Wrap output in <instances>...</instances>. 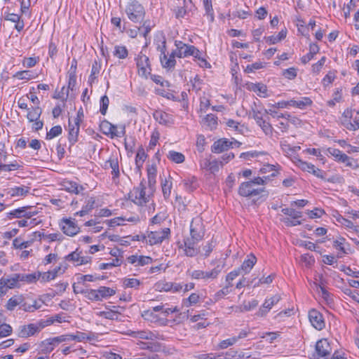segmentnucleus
Masks as SVG:
<instances>
[{
    "instance_id": "2f4dec72",
    "label": "nucleus",
    "mask_w": 359,
    "mask_h": 359,
    "mask_svg": "<svg viewBox=\"0 0 359 359\" xmlns=\"http://www.w3.org/2000/svg\"><path fill=\"white\" fill-rule=\"evenodd\" d=\"M5 20L11 21L15 23V28L20 32L24 28L23 20H20V16L15 13H8L5 16Z\"/></svg>"
},
{
    "instance_id": "412c9836",
    "label": "nucleus",
    "mask_w": 359,
    "mask_h": 359,
    "mask_svg": "<svg viewBox=\"0 0 359 359\" xmlns=\"http://www.w3.org/2000/svg\"><path fill=\"white\" fill-rule=\"evenodd\" d=\"M232 144L233 142H230L227 139H219L212 144V151L217 154L222 153L230 148L232 146Z\"/></svg>"
},
{
    "instance_id": "6e6d98bb",
    "label": "nucleus",
    "mask_w": 359,
    "mask_h": 359,
    "mask_svg": "<svg viewBox=\"0 0 359 359\" xmlns=\"http://www.w3.org/2000/svg\"><path fill=\"white\" fill-rule=\"evenodd\" d=\"M184 184L186 189L190 191H194L198 187L197 179L195 177H191V178L184 180Z\"/></svg>"
},
{
    "instance_id": "a19ab883",
    "label": "nucleus",
    "mask_w": 359,
    "mask_h": 359,
    "mask_svg": "<svg viewBox=\"0 0 359 359\" xmlns=\"http://www.w3.org/2000/svg\"><path fill=\"white\" fill-rule=\"evenodd\" d=\"M101 69V64L97 60H95L92 65L91 74L89 76L88 81L91 83L97 78Z\"/></svg>"
},
{
    "instance_id": "8fccbe9b",
    "label": "nucleus",
    "mask_w": 359,
    "mask_h": 359,
    "mask_svg": "<svg viewBox=\"0 0 359 359\" xmlns=\"http://www.w3.org/2000/svg\"><path fill=\"white\" fill-rule=\"evenodd\" d=\"M67 285H68L67 283H58L56 285L55 290H51V292L46 293V297H53L56 294L62 293V292H64L66 290Z\"/></svg>"
},
{
    "instance_id": "e2e57ef3",
    "label": "nucleus",
    "mask_w": 359,
    "mask_h": 359,
    "mask_svg": "<svg viewBox=\"0 0 359 359\" xmlns=\"http://www.w3.org/2000/svg\"><path fill=\"white\" fill-rule=\"evenodd\" d=\"M210 102L209 98H208L205 95L200 97V112L205 113L208 109L210 107Z\"/></svg>"
},
{
    "instance_id": "473e14b6",
    "label": "nucleus",
    "mask_w": 359,
    "mask_h": 359,
    "mask_svg": "<svg viewBox=\"0 0 359 359\" xmlns=\"http://www.w3.org/2000/svg\"><path fill=\"white\" fill-rule=\"evenodd\" d=\"M62 187L67 191L76 194H78L83 189L82 186H79L76 182L72 181H65L62 184Z\"/></svg>"
},
{
    "instance_id": "f3484780",
    "label": "nucleus",
    "mask_w": 359,
    "mask_h": 359,
    "mask_svg": "<svg viewBox=\"0 0 359 359\" xmlns=\"http://www.w3.org/2000/svg\"><path fill=\"white\" fill-rule=\"evenodd\" d=\"M329 154L334 157V160L346 164V166L352 167L353 164L351 158L346 154L342 153L339 149L330 147L327 149Z\"/></svg>"
},
{
    "instance_id": "bf43d9fd",
    "label": "nucleus",
    "mask_w": 359,
    "mask_h": 359,
    "mask_svg": "<svg viewBox=\"0 0 359 359\" xmlns=\"http://www.w3.org/2000/svg\"><path fill=\"white\" fill-rule=\"evenodd\" d=\"M22 302V299L20 297H13L8 299L6 304V309L9 311H13L18 305Z\"/></svg>"
},
{
    "instance_id": "37998d69",
    "label": "nucleus",
    "mask_w": 359,
    "mask_h": 359,
    "mask_svg": "<svg viewBox=\"0 0 359 359\" xmlns=\"http://www.w3.org/2000/svg\"><path fill=\"white\" fill-rule=\"evenodd\" d=\"M200 297L196 293H192L188 298L182 300V305L185 307H189L196 304L199 301Z\"/></svg>"
},
{
    "instance_id": "e433bc0d",
    "label": "nucleus",
    "mask_w": 359,
    "mask_h": 359,
    "mask_svg": "<svg viewBox=\"0 0 359 359\" xmlns=\"http://www.w3.org/2000/svg\"><path fill=\"white\" fill-rule=\"evenodd\" d=\"M97 291V295L99 296V301H101L103 298L111 297L116 293L114 290L104 286L100 287Z\"/></svg>"
},
{
    "instance_id": "9b49d317",
    "label": "nucleus",
    "mask_w": 359,
    "mask_h": 359,
    "mask_svg": "<svg viewBox=\"0 0 359 359\" xmlns=\"http://www.w3.org/2000/svg\"><path fill=\"white\" fill-rule=\"evenodd\" d=\"M157 50L161 53L160 60L163 67L168 69L174 68L176 64V60L175 59H173V57H168V55L165 53L167 50L165 39L162 41L161 45H158L157 46Z\"/></svg>"
},
{
    "instance_id": "a211bd4d",
    "label": "nucleus",
    "mask_w": 359,
    "mask_h": 359,
    "mask_svg": "<svg viewBox=\"0 0 359 359\" xmlns=\"http://www.w3.org/2000/svg\"><path fill=\"white\" fill-rule=\"evenodd\" d=\"M153 117L161 125L168 126L174 123V119L172 115L162 110H156L153 114Z\"/></svg>"
},
{
    "instance_id": "58836bf2",
    "label": "nucleus",
    "mask_w": 359,
    "mask_h": 359,
    "mask_svg": "<svg viewBox=\"0 0 359 359\" xmlns=\"http://www.w3.org/2000/svg\"><path fill=\"white\" fill-rule=\"evenodd\" d=\"M69 79H68V87L65 90V100L67 99L69 95V90H74L76 84V75L74 74V71L69 72Z\"/></svg>"
},
{
    "instance_id": "338daca9",
    "label": "nucleus",
    "mask_w": 359,
    "mask_h": 359,
    "mask_svg": "<svg viewBox=\"0 0 359 359\" xmlns=\"http://www.w3.org/2000/svg\"><path fill=\"white\" fill-rule=\"evenodd\" d=\"M345 238H339L338 239L335 240L333 242V247L337 250H339L343 254H346V252L344 248V243H345Z\"/></svg>"
},
{
    "instance_id": "423d86ee",
    "label": "nucleus",
    "mask_w": 359,
    "mask_h": 359,
    "mask_svg": "<svg viewBox=\"0 0 359 359\" xmlns=\"http://www.w3.org/2000/svg\"><path fill=\"white\" fill-rule=\"evenodd\" d=\"M205 226L201 217L194 218L190 224V237L196 241H201L205 236Z\"/></svg>"
},
{
    "instance_id": "6ab92c4d",
    "label": "nucleus",
    "mask_w": 359,
    "mask_h": 359,
    "mask_svg": "<svg viewBox=\"0 0 359 359\" xmlns=\"http://www.w3.org/2000/svg\"><path fill=\"white\" fill-rule=\"evenodd\" d=\"M281 297L279 294H275L269 299H266L261 308L257 312V315L260 316H264L273 305L279 302Z\"/></svg>"
},
{
    "instance_id": "c03bdc74",
    "label": "nucleus",
    "mask_w": 359,
    "mask_h": 359,
    "mask_svg": "<svg viewBox=\"0 0 359 359\" xmlns=\"http://www.w3.org/2000/svg\"><path fill=\"white\" fill-rule=\"evenodd\" d=\"M123 284L124 287L126 288H135L138 289L139 286L140 285L141 283L140 280L137 278H124L123 280Z\"/></svg>"
},
{
    "instance_id": "c85d7f7f",
    "label": "nucleus",
    "mask_w": 359,
    "mask_h": 359,
    "mask_svg": "<svg viewBox=\"0 0 359 359\" xmlns=\"http://www.w3.org/2000/svg\"><path fill=\"white\" fill-rule=\"evenodd\" d=\"M65 341H67L65 335L46 339V352L52 351L55 346Z\"/></svg>"
},
{
    "instance_id": "c756f323",
    "label": "nucleus",
    "mask_w": 359,
    "mask_h": 359,
    "mask_svg": "<svg viewBox=\"0 0 359 359\" xmlns=\"http://www.w3.org/2000/svg\"><path fill=\"white\" fill-rule=\"evenodd\" d=\"M319 50L320 48L316 43H311L309 45V52L301 58L302 62L303 64H306L309 62L319 52Z\"/></svg>"
},
{
    "instance_id": "603ef678",
    "label": "nucleus",
    "mask_w": 359,
    "mask_h": 359,
    "mask_svg": "<svg viewBox=\"0 0 359 359\" xmlns=\"http://www.w3.org/2000/svg\"><path fill=\"white\" fill-rule=\"evenodd\" d=\"M122 264V260L119 258H115L112 260V262L109 263H102L100 264L99 268L101 270L108 269L109 268H112L114 266H119Z\"/></svg>"
},
{
    "instance_id": "4468645a",
    "label": "nucleus",
    "mask_w": 359,
    "mask_h": 359,
    "mask_svg": "<svg viewBox=\"0 0 359 359\" xmlns=\"http://www.w3.org/2000/svg\"><path fill=\"white\" fill-rule=\"evenodd\" d=\"M309 319L312 326L317 330H322L325 327L323 316L316 309H311L309 312Z\"/></svg>"
},
{
    "instance_id": "f03ea898",
    "label": "nucleus",
    "mask_w": 359,
    "mask_h": 359,
    "mask_svg": "<svg viewBox=\"0 0 359 359\" xmlns=\"http://www.w3.org/2000/svg\"><path fill=\"white\" fill-rule=\"evenodd\" d=\"M175 46L177 47V57H185L191 55L201 62L200 66L203 67L204 65H207L208 62L201 57V53L200 50L195 46L186 44L180 41H175Z\"/></svg>"
},
{
    "instance_id": "ddd939ff",
    "label": "nucleus",
    "mask_w": 359,
    "mask_h": 359,
    "mask_svg": "<svg viewBox=\"0 0 359 359\" xmlns=\"http://www.w3.org/2000/svg\"><path fill=\"white\" fill-rule=\"evenodd\" d=\"M28 114L27 115V119L29 122H33L32 129L37 131L43 128V122L39 121L42 113V109L39 107H32L28 109Z\"/></svg>"
},
{
    "instance_id": "09e8293b",
    "label": "nucleus",
    "mask_w": 359,
    "mask_h": 359,
    "mask_svg": "<svg viewBox=\"0 0 359 359\" xmlns=\"http://www.w3.org/2000/svg\"><path fill=\"white\" fill-rule=\"evenodd\" d=\"M128 50L126 46H116L114 55L120 59H125L128 56Z\"/></svg>"
},
{
    "instance_id": "cd10ccee",
    "label": "nucleus",
    "mask_w": 359,
    "mask_h": 359,
    "mask_svg": "<svg viewBox=\"0 0 359 359\" xmlns=\"http://www.w3.org/2000/svg\"><path fill=\"white\" fill-rule=\"evenodd\" d=\"M201 123L208 129L212 130L217 128V117L212 114H207L203 118Z\"/></svg>"
},
{
    "instance_id": "f704fd0d",
    "label": "nucleus",
    "mask_w": 359,
    "mask_h": 359,
    "mask_svg": "<svg viewBox=\"0 0 359 359\" xmlns=\"http://www.w3.org/2000/svg\"><path fill=\"white\" fill-rule=\"evenodd\" d=\"M79 126H73L69 120V141L73 144L78 140Z\"/></svg>"
},
{
    "instance_id": "de8ad7c7",
    "label": "nucleus",
    "mask_w": 359,
    "mask_h": 359,
    "mask_svg": "<svg viewBox=\"0 0 359 359\" xmlns=\"http://www.w3.org/2000/svg\"><path fill=\"white\" fill-rule=\"evenodd\" d=\"M156 290L158 291H165L168 292L172 290V283L166 282L165 280H161L158 282L156 285Z\"/></svg>"
},
{
    "instance_id": "4be33fe9",
    "label": "nucleus",
    "mask_w": 359,
    "mask_h": 359,
    "mask_svg": "<svg viewBox=\"0 0 359 359\" xmlns=\"http://www.w3.org/2000/svg\"><path fill=\"white\" fill-rule=\"evenodd\" d=\"M62 230L66 235L73 236L79 232V228L70 219H63Z\"/></svg>"
},
{
    "instance_id": "5701e85b",
    "label": "nucleus",
    "mask_w": 359,
    "mask_h": 359,
    "mask_svg": "<svg viewBox=\"0 0 359 359\" xmlns=\"http://www.w3.org/2000/svg\"><path fill=\"white\" fill-rule=\"evenodd\" d=\"M312 103V100L308 97H301V99L298 100L292 99L287 101L288 106L297 107L301 109H304L307 107L311 106Z\"/></svg>"
},
{
    "instance_id": "20e7f679",
    "label": "nucleus",
    "mask_w": 359,
    "mask_h": 359,
    "mask_svg": "<svg viewBox=\"0 0 359 359\" xmlns=\"http://www.w3.org/2000/svg\"><path fill=\"white\" fill-rule=\"evenodd\" d=\"M126 13L129 20L133 22H141L146 14L142 5L136 0H132L128 4Z\"/></svg>"
},
{
    "instance_id": "864d4df0",
    "label": "nucleus",
    "mask_w": 359,
    "mask_h": 359,
    "mask_svg": "<svg viewBox=\"0 0 359 359\" xmlns=\"http://www.w3.org/2000/svg\"><path fill=\"white\" fill-rule=\"evenodd\" d=\"M297 165L303 171H306L309 172H312V170L314 169V165L312 163L304 161L301 159H297L296 161Z\"/></svg>"
},
{
    "instance_id": "5fc2aeb1",
    "label": "nucleus",
    "mask_w": 359,
    "mask_h": 359,
    "mask_svg": "<svg viewBox=\"0 0 359 359\" xmlns=\"http://www.w3.org/2000/svg\"><path fill=\"white\" fill-rule=\"evenodd\" d=\"M342 98V89H337L333 93V98L327 101V105L330 107H334L337 102H339Z\"/></svg>"
},
{
    "instance_id": "0e129e2a",
    "label": "nucleus",
    "mask_w": 359,
    "mask_h": 359,
    "mask_svg": "<svg viewBox=\"0 0 359 359\" xmlns=\"http://www.w3.org/2000/svg\"><path fill=\"white\" fill-rule=\"evenodd\" d=\"M326 57L323 56L321 57V59L318 61L316 63L313 64L312 65V72L313 74H318L321 71L323 65H325L326 62Z\"/></svg>"
},
{
    "instance_id": "2eb2a0df",
    "label": "nucleus",
    "mask_w": 359,
    "mask_h": 359,
    "mask_svg": "<svg viewBox=\"0 0 359 359\" xmlns=\"http://www.w3.org/2000/svg\"><path fill=\"white\" fill-rule=\"evenodd\" d=\"M198 242L191 237H188L184 240V252L187 257H192L199 253L200 249L197 246Z\"/></svg>"
},
{
    "instance_id": "4d7b16f0",
    "label": "nucleus",
    "mask_w": 359,
    "mask_h": 359,
    "mask_svg": "<svg viewBox=\"0 0 359 359\" xmlns=\"http://www.w3.org/2000/svg\"><path fill=\"white\" fill-rule=\"evenodd\" d=\"M162 191L165 198H168L170 196L171 189H172V182L165 180L164 182H162Z\"/></svg>"
},
{
    "instance_id": "a18cd8bd",
    "label": "nucleus",
    "mask_w": 359,
    "mask_h": 359,
    "mask_svg": "<svg viewBox=\"0 0 359 359\" xmlns=\"http://www.w3.org/2000/svg\"><path fill=\"white\" fill-rule=\"evenodd\" d=\"M146 154L143 148H140L135 156V163L138 168L141 167L147 158Z\"/></svg>"
},
{
    "instance_id": "7c9ffc66",
    "label": "nucleus",
    "mask_w": 359,
    "mask_h": 359,
    "mask_svg": "<svg viewBox=\"0 0 359 359\" xmlns=\"http://www.w3.org/2000/svg\"><path fill=\"white\" fill-rule=\"evenodd\" d=\"M39 330V327L34 324H29L27 326L22 327L19 332V337H28L34 335Z\"/></svg>"
},
{
    "instance_id": "393cba45",
    "label": "nucleus",
    "mask_w": 359,
    "mask_h": 359,
    "mask_svg": "<svg viewBox=\"0 0 359 359\" xmlns=\"http://www.w3.org/2000/svg\"><path fill=\"white\" fill-rule=\"evenodd\" d=\"M257 262L256 257L250 254L248 256V259L244 260L241 267L238 268V270L242 273H244L245 274L248 273L251 269L253 268L254 265Z\"/></svg>"
},
{
    "instance_id": "b1692460",
    "label": "nucleus",
    "mask_w": 359,
    "mask_h": 359,
    "mask_svg": "<svg viewBox=\"0 0 359 359\" xmlns=\"http://www.w3.org/2000/svg\"><path fill=\"white\" fill-rule=\"evenodd\" d=\"M128 334L134 338L154 340L157 338L156 334L149 330L130 331Z\"/></svg>"
},
{
    "instance_id": "3c124183",
    "label": "nucleus",
    "mask_w": 359,
    "mask_h": 359,
    "mask_svg": "<svg viewBox=\"0 0 359 359\" xmlns=\"http://www.w3.org/2000/svg\"><path fill=\"white\" fill-rule=\"evenodd\" d=\"M282 212L286 215L290 216L292 219H297L301 218L302 214L301 212L297 211L293 208H285L282 209Z\"/></svg>"
},
{
    "instance_id": "13d9d810",
    "label": "nucleus",
    "mask_w": 359,
    "mask_h": 359,
    "mask_svg": "<svg viewBox=\"0 0 359 359\" xmlns=\"http://www.w3.org/2000/svg\"><path fill=\"white\" fill-rule=\"evenodd\" d=\"M62 132V128L60 126H55L53 127L49 132L46 133V139L51 140L60 135Z\"/></svg>"
},
{
    "instance_id": "f257e3e1",
    "label": "nucleus",
    "mask_w": 359,
    "mask_h": 359,
    "mask_svg": "<svg viewBox=\"0 0 359 359\" xmlns=\"http://www.w3.org/2000/svg\"><path fill=\"white\" fill-rule=\"evenodd\" d=\"M269 177H257L252 180L245 182L241 184L238 188V194L243 197H252L259 195L264 191V188H255L256 185H264L266 184Z\"/></svg>"
},
{
    "instance_id": "774afa93",
    "label": "nucleus",
    "mask_w": 359,
    "mask_h": 359,
    "mask_svg": "<svg viewBox=\"0 0 359 359\" xmlns=\"http://www.w3.org/2000/svg\"><path fill=\"white\" fill-rule=\"evenodd\" d=\"M109 100L107 95H104L100 99V111L102 115H105L109 107Z\"/></svg>"
},
{
    "instance_id": "680f3d73",
    "label": "nucleus",
    "mask_w": 359,
    "mask_h": 359,
    "mask_svg": "<svg viewBox=\"0 0 359 359\" xmlns=\"http://www.w3.org/2000/svg\"><path fill=\"white\" fill-rule=\"evenodd\" d=\"M65 316H63V313H59L56 314L54 316L49 317L46 318V326L50 325L53 324L54 323H62L65 322Z\"/></svg>"
},
{
    "instance_id": "1a4fd4ad",
    "label": "nucleus",
    "mask_w": 359,
    "mask_h": 359,
    "mask_svg": "<svg viewBox=\"0 0 359 359\" xmlns=\"http://www.w3.org/2000/svg\"><path fill=\"white\" fill-rule=\"evenodd\" d=\"M332 348L327 339L318 340L315 346L313 357L317 359H326L331 353Z\"/></svg>"
},
{
    "instance_id": "9d476101",
    "label": "nucleus",
    "mask_w": 359,
    "mask_h": 359,
    "mask_svg": "<svg viewBox=\"0 0 359 359\" xmlns=\"http://www.w3.org/2000/svg\"><path fill=\"white\" fill-rule=\"evenodd\" d=\"M170 234V230L169 228H165L161 231H151L147 234V242L151 245L160 244L168 238Z\"/></svg>"
},
{
    "instance_id": "0eeeda50",
    "label": "nucleus",
    "mask_w": 359,
    "mask_h": 359,
    "mask_svg": "<svg viewBox=\"0 0 359 359\" xmlns=\"http://www.w3.org/2000/svg\"><path fill=\"white\" fill-rule=\"evenodd\" d=\"M19 276V273H14L0 278V297L5 294L8 289L18 286V283L20 282Z\"/></svg>"
},
{
    "instance_id": "aec40b11",
    "label": "nucleus",
    "mask_w": 359,
    "mask_h": 359,
    "mask_svg": "<svg viewBox=\"0 0 359 359\" xmlns=\"http://www.w3.org/2000/svg\"><path fill=\"white\" fill-rule=\"evenodd\" d=\"M29 187L26 186H16L6 191L7 195H9L11 198H19L27 196L29 192Z\"/></svg>"
},
{
    "instance_id": "4c0bfd02",
    "label": "nucleus",
    "mask_w": 359,
    "mask_h": 359,
    "mask_svg": "<svg viewBox=\"0 0 359 359\" xmlns=\"http://www.w3.org/2000/svg\"><path fill=\"white\" fill-rule=\"evenodd\" d=\"M167 158L175 163H182L185 161L183 154L172 150L168 153Z\"/></svg>"
},
{
    "instance_id": "69168bd1",
    "label": "nucleus",
    "mask_w": 359,
    "mask_h": 359,
    "mask_svg": "<svg viewBox=\"0 0 359 359\" xmlns=\"http://www.w3.org/2000/svg\"><path fill=\"white\" fill-rule=\"evenodd\" d=\"M278 118H283L288 120L291 123L297 126L301 123V120L295 116H292L289 113H281L278 116Z\"/></svg>"
},
{
    "instance_id": "a878e982",
    "label": "nucleus",
    "mask_w": 359,
    "mask_h": 359,
    "mask_svg": "<svg viewBox=\"0 0 359 359\" xmlns=\"http://www.w3.org/2000/svg\"><path fill=\"white\" fill-rule=\"evenodd\" d=\"M128 261L130 264H136L137 266H144L149 264L152 262L153 259L149 256H137L131 255L127 258Z\"/></svg>"
},
{
    "instance_id": "7ed1b4c3",
    "label": "nucleus",
    "mask_w": 359,
    "mask_h": 359,
    "mask_svg": "<svg viewBox=\"0 0 359 359\" xmlns=\"http://www.w3.org/2000/svg\"><path fill=\"white\" fill-rule=\"evenodd\" d=\"M146 184L144 180L141 181L139 186L135 187L128 194V198L137 205L142 206L149 201V194H146Z\"/></svg>"
},
{
    "instance_id": "49530a36",
    "label": "nucleus",
    "mask_w": 359,
    "mask_h": 359,
    "mask_svg": "<svg viewBox=\"0 0 359 359\" xmlns=\"http://www.w3.org/2000/svg\"><path fill=\"white\" fill-rule=\"evenodd\" d=\"M120 313L118 311L109 310V311H101L99 313V316L101 317H103L106 319L109 320H118Z\"/></svg>"
},
{
    "instance_id": "052dcab7",
    "label": "nucleus",
    "mask_w": 359,
    "mask_h": 359,
    "mask_svg": "<svg viewBox=\"0 0 359 359\" xmlns=\"http://www.w3.org/2000/svg\"><path fill=\"white\" fill-rule=\"evenodd\" d=\"M258 125L262 128V130H263V132L264 133V134L266 135H272L273 129L272 126L269 123V121H267L266 120L264 119L263 121L259 123Z\"/></svg>"
},
{
    "instance_id": "ea45409f",
    "label": "nucleus",
    "mask_w": 359,
    "mask_h": 359,
    "mask_svg": "<svg viewBox=\"0 0 359 359\" xmlns=\"http://www.w3.org/2000/svg\"><path fill=\"white\" fill-rule=\"evenodd\" d=\"M258 305V301L253 299L250 302H244L241 306L236 308V311H239L241 312L248 311H250Z\"/></svg>"
},
{
    "instance_id": "dca6fc26",
    "label": "nucleus",
    "mask_w": 359,
    "mask_h": 359,
    "mask_svg": "<svg viewBox=\"0 0 359 359\" xmlns=\"http://www.w3.org/2000/svg\"><path fill=\"white\" fill-rule=\"evenodd\" d=\"M104 169H111L112 180L114 182H116L120 175L119 165L118 158L116 156H111L105 163Z\"/></svg>"
},
{
    "instance_id": "79ce46f5",
    "label": "nucleus",
    "mask_w": 359,
    "mask_h": 359,
    "mask_svg": "<svg viewBox=\"0 0 359 359\" xmlns=\"http://www.w3.org/2000/svg\"><path fill=\"white\" fill-rule=\"evenodd\" d=\"M32 243L31 241H25L20 237H18L13 241V246L15 249L22 250L29 248Z\"/></svg>"
},
{
    "instance_id": "f8f14e48",
    "label": "nucleus",
    "mask_w": 359,
    "mask_h": 359,
    "mask_svg": "<svg viewBox=\"0 0 359 359\" xmlns=\"http://www.w3.org/2000/svg\"><path fill=\"white\" fill-rule=\"evenodd\" d=\"M135 60L139 75L147 78V75L150 74L151 70L149 57L141 52Z\"/></svg>"
},
{
    "instance_id": "6e6552de",
    "label": "nucleus",
    "mask_w": 359,
    "mask_h": 359,
    "mask_svg": "<svg viewBox=\"0 0 359 359\" xmlns=\"http://www.w3.org/2000/svg\"><path fill=\"white\" fill-rule=\"evenodd\" d=\"M100 126L102 132L104 135L110 136L111 138L114 137H122L126 134V127L124 125L121 127V130L120 131L118 130L116 126L111 124L107 120L102 121Z\"/></svg>"
},
{
    "instance_id": "bb28decb",
    "label": "nucleus",
    "mask_w": 359,
    "mask_h": 359,
    "mask_svg": "<svg viewBox=\"0 0 359 359\" xmlns=\"http://www.w3.org/2000/svg\"><path fill=\"white\" fill-rule=\"evenodd\" d=\"M32 217L30 212L27 211V207H22L15 209L7 214V217L9 219L13 218H21Z\"/></svg>"
},
{
    "instance_id": "72a5a7b5",
    "label": "nucleus",
    "mask_w": 359,
    "mask_h": 359,
    "mask_svg": "<svg viewBox=\"0 0 359 359\" xmlns=\"http://www.w3.org/2000/svg\"><path fill=\"white\" fill-rule=\"evenodd\" d=\"M20 282H26L27 283H36L41 276L40 272H35L33 273H19Z\"/></svg>"
},
{
    "instance_id": "c9c22d12",
    "label": "nucleus",
    "mask_w": 359,
    "mask_h": 359,
    "mask_svg": "<svg viewBox=\"0 0 359 359\" xmlns=\"http://www.w3.org/2000/svg\"><path fill=\"white\" fill-rule=\"evenodd\" d=\"M276 167L279 168L280 166L278 165H271V164L264 165V166L259 170V173L260 174H266L268 172H271V174L269 176H268L269 179L267 180H269L270 179V177H274L278 175V169H277Z\"/></svg>"
},
{
    "instance_id": "39448f33",
    "label": "nucleus",
    "mask_w": 359,
    "mask_h": 359,
    "mask_svg": "<svg viewBox=\"0 0 359 359\" xmlns=\"http://www.w3.org/2000/svg\"><path fill=\"white\" fill-rule=\"evenodd\" d=\"M222 271V267L217 265L211 271L194 270L190 276L192 279L208 281L216 279Z\"/></svg>"
}]
</instances>
